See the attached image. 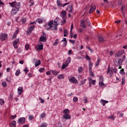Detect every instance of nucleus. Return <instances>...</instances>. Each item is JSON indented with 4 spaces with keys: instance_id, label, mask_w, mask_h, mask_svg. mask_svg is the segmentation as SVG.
<instances>
[{
    "instance_id": "1",
    "label": "nucleus",
    "mask_w": 127,
    "mask_h": 127,
    "mask_svg": "<svg viewBox=\"0 0 127 127\" xmlns=\"http://www.w3.org/2000/svg\"><path fill=\"white\" fill-rule=\"evenodd\" d=\"M61 23V20L59 17H57L56 19L53 20H51L47 23L45 25V28L46 30H49V29H52V30H57V26L58 24H60Z\"/></svg>"
},
{
    "instance_id": "2",
    "label": "nucleus",
    "mask_w": 127,
    "mask_h": 127,
    "mask_svg": "<svg viewBox=\"0 0 127 127\" xmlns=\"http://www.w3.org/2000/svg\"><path fill=\"white\" fill-rule=\"evenodd\" d=\"M10 6L12 7V9L11 11V14L12 15H15L16 13H17V12L19 11V8H20V3L16 2V1H14L12 2L9 3Z\"/></svg>"
},
{
    "instance_id": "3",
    "label": "nucleus",
    "mask_w": 127,
    "mask_h": 127,
    "mask_svg": "<svg viewBox=\"0 0 127 127\" xmlns=\"http://www.w3.org/2000/svg\"><path fill=\"white\" fill-rule=\"evenodd\" d=\"M117 68L116 67H110V66H108L107 74H109L110 77H112L113 74H114V72L115 74H117Z\"/></svg>"
},
{
    "instance_id": "4",
    "label": "nucleus",
    "mask_w": 127,
    "mask_h": 127,
    "mask_svg": "<svg viewBox=\"0 0 127 127\" xmlns=\"http://www.w3.org/2000/svg\"><path fill=\"white\" fill-rule=\"evenodd\" d=\"M93 62H92L91 61H89L88 64L89 73L91 74L92 77H94V74H93V71H92V68H93Z\"/></svg>"
},
{
    "instance_id": "5",
    "label": "nucleus",
    "mask_w": 127,
    "mask_h": 127,
    "mask_svg": "<svg viewBox=\"0 0 127 127\" xmlns=\"http://www.w3.org/2000/svg\"><path fill=\"white\" fill-rule=\"evenodd\" d=\"M7 38V34L6 33H1L0 34V40L1 41H5Z\"/></svg>"
},
{
    "instance_id": "6",
    "label": "nucleus",
    "mask_w": 127,
    "mask_h": 127,
    "mask_svg": "<svg viewBox=\"0 0 127 127\" xmlns=\"http://www.w3.org/2000/svg\"><path fill=\"white\" fill-rule=\"evenodd\" d=\"M116 63L115 64V66L118 67V66H121L123 64V61L121 59H117L116 60Z\"/></svg>"
},
{
    "instance_id": "7",
    "label": "nucleus",
    "mask_w": 127,
    "mask_h": 127,
    "mask_svg": "<svg viewBox=\"0 0 127 127\" xmlns=\"http://www.w3.org/2000/svg\"><path fill=\"white\" fill-rule=\"evenodd\" d=\"M69 81L73 84H78V80L77 79H76V78H75V77H72L69 78Z\"/></svg>"
},
{
    "instance_id": "8",
    "label": "nucleus",
    "mask_w": 127,
    "mask_h": 127,
    "mask_svg": "<svg viewBox=\"0 0 127 127\" xmlns=\"http://www.w3.org/2000/svg\"><path fill=\"white\" fill-rule=\"evenodd\" d=\"M34 27H35L34 25H32L28 28L27 31V34L28 35H30V34H31L32 31L34 29Z\"/></svg>"
},
{
    "instance_id": "9",
    "label": "nucleus",
    "mask_w": 127,
    "mask_h": 127,
    "mask_svg": "<svg viewBox=\"0 0 127 127\" xmlns=\"http://www.w3.org/2000/svg\"><path fill=\"white\" fill-rule=\"evenodd\" d=\"M57 3L58 6H59V7L62 6L63 7H64V6L67 5V4H69V2L65 3L64 4H62V3L61 2V1H60V0H57Z\"/></svg>"
},
{
    "instance_id": "10",
    "label": "nucleus",
    "mask_w": 127,
    "mask_h": 127,
    "mask_svg": "<svg viewBox=\"0 0 127 127\" xmlns=\"http://www.w3.org/2000/svg\"><path fill=\"white\" fill-rule=\"evenodd\" d=\"M39 41L42 42H46V35L43 34L40 37Z\"/></svg>"
},
{
    "instance_id": "11",
    "label": "nucleus",
    "mask_w": 127,
    "mask_h": 127,
    "mask_svg": "<svg viewBox=\"0 0 127 127\" xmlns=\"http://www.w3.org/2000/svg\"><path fill=\"white\" fill-rule=\"evenodd\" d=\"M19 41V39H16L15 41L13 42V46L15 49H17L18 48L17 47V44L18 43Z\"/></svg>"
},
{
    "instance_id": "12",
    "label": "nucleus",
    "mask_w": 127,
    "mask_h": 127,
    "mask_svg": "<svg viewBox=\"0 0 127 127\" xmlns=\"http://www.w3.org/2000/svg\"><path fill=\"white\" fill-rule=\"evenodd\" d=\"M24 123H25V118L23 117L20 118L18 120V123L19 125H21L22 124H24Z\"/></svg>"
},
{
    "instance_id": "13",
    "label": "nucleus",
    "mask_w": 127,
    "mask_h": 127,
    "mask_svg": "<svg viewBox=\"0 0 127 127\" xmlns=\"http://www.w3.org/2000/svg\"><path fill=\"white\" fill-rule=\"evenodd\" d=\"M67 14V12L66 11H63L62 12V13L61 14V16L63 19H66V14Z\"/></svg>"
},
{
    "instance_id": "14",
    "label": "nucleus",
    "mask_w": 127,
    "mask_h": 127,
    "mask_svg": "<svg viewBox=\"0 0 127 127\" xmlns=\"http://www.w3.org/2000/svg\"><path fill=\"white\" fill-rule=\"evenodd\" d=\"M66 10H68V12L72 13L73 11V6L72 5L67 6V7L66 8Z\"/></svg>"
},
{
    "instance_id": "15",
    "label": "nucleus",
    "mask_w": 127,
    "mask_h": 127,
    "mask_svg": "<svg viewBox=\"0 0 127 127\" xmlns=\"http://www.w3.org/2000/svg\"><path fill=\"white\" fill-rule=\"evenodd\" d=\"M63 117L64 120H70L71 119V116L67 114H64Z\"/></svg>"
},
{
    "instance_id": "16",
    "label": "nucleus",
    "mask_w": 127,
    "mask_h": 127,
    "mask_svg": "<svg viewBox=\"0 0 127 127\" xmlns=\"http://www.w3.org/2000/svg\"><path fill=\"white\" fill-rule=\"evenodd\" d=\"M23 88L22 87H19L17 89V92L18 95H21L23 92Z\"/></svg>"
},
{
    "instance_id": "17",
    "label": "nucleus",
    "mask_w": 127,
    "mask_h": 127,
    "mask_svg": "<svg viewBox=\"0 0 127 127\" xmlns=\"http://www.w3.org/2000/svg\"><path fill=\"white\" fill-rule=\"evenodd\" d=\"M37 49V50H42L43 49V44H38Z\"/></svg>"
},
{
    "instance_id": "18",
    "label": "nucleus",
    "mask_w": 127,
    "mask_h": 127,
    "mask_svg": "<svg viewBox=\"0 0 127 127\" xmlns=\"http://www.w3.org/2000/svg\"><path fill=\"white\" fill-rule=\"evenodd\" d=\"M96 10V6L93 5L91 7L90 10H89V13H92L93 11H95Z\"/></svg>"
},
{
    "instance_id": "19",
    "label": "nucleus",
    "mask_w": 127,
    "mask_h": 127,
    "mask_svg": "<svg viewBox=\"0 0 127 127\" xmlns=\"http://www.w3.org/2000/svg\"><path fill=\"white\" fill-rule=\"evenodd\" d=\"M80 26H81L82 28H86L85 22L83 20L81 21Z\"/></svg>"
},
{
    "instance_id": "20",
    "label": "nucleus",
    "mask_w": 127,
    "mask_h": 127,
    "mask_svg": "<svg viewBox=\"0 0 127 127\" xmlns=\"http://www.w3.org/2000/svg\"><path fill=\"white\" fill-rule=\"evenodd\" d=\"M100 103H101L103 106H105L106 104H108V103H109V101L101 99V100L100 101Z\"/></svg>"
},
{
    "instance_id": "21",
    "label": "nucleus",
    "mask_w": 127,
    "mask_h": 127,
    "mask_svg": "<svg viewBox=\"0 0 127 127\" xmlns=\"http://www.w3.org/2000/svg\"><path fill=\"white\" fill-rule=\"evenodd\" d=\"M124 53H125V51H124V50L120 51L116 53V55L117 56H118V57H119L121 56V55H122V54H124Z\"/></svg>"
},
{
    "instance_id": "22",
    "label": "nucleus",
    "mask_w": 127,
    "mask_h": 127,
    "mask_svg": "<svg viewBox=\"0 0 127 127\" xmlns=\"http://www.w3.org/2000/svg\"><path fill=\"white\" fill-rule=\"evenodd\" d=\"M19 32V30L18 29L16 30V31L14 32V35L12 37L13 39H14V38H15V37H16V35H17V33H18Z\"/></svg>"
},
{
    "instance_id": "23",
    "label": "nucleus",
    "mask_w": 127,
    "mask_h": 127,
    "mask_svg": "<svg viewBox=\"0 0 127 127\" xmlns=\"http://www.w3.org/2000/svg\"><path fill=\"white\" fill-rule=\"evenodd\" d=\"M11 127H16V122L15 121H13L10 124Z\"/></svg>"
},
{
    "instance_id": "24",
    "label": "nucleus",
    "mask_w": 127,
    "mask_h": 127,
    "mask_svg": "<svg viewBox=\"0 0 127 127\" xmlns=\"http://www.w3.org/2000/svg\"><path fill=\"white\" fill-rule=\"evenodd\" d=\"M41 64V62L40 60H38L35 63V67H37V66H39Z\"/></svg>"
},
{
    "instance_id": "25",
    "label": "nucleus",
    "mask_w": 127,
    "mask_h": 127,
    "mask_svg": "<svg viewBox=\"0 0 127 127\" xmlns=\"http://www.w3.org/2000/svg\"><path fill=\"white\" fill-rule=\"evenodd\" d=\"M65 78V76H64V75L63 74H59L58 76V79H59L60 80H62Z\"/></svg>"
},
{
    "instance_id": "26",
    "label": "nucleus",
    "mask_w": 127,
    "mask_h": 127,
    "mask_svg": "<svg viewBox=\"0 0 127 127\" xmlns=\"http://www.w3.org/2000/svg\"><path fill=\"white\" fill-rule=\"evenodd\" d=\"M68 64L66 63H64L62 65V69H65L66 67H68Z\"/></svg>"
},
{
    "instance_id": "27",
    "label": "nucleus",
    "mask_w": 127,
    "mask_h": 127,
    "mask_svg": "<svg viewBox=\"0 0 127 127\" xmlns=\"http://www.w3.org/2000/svg\"><path fill=\"white\" fill-rule=\"evenodd\" d=\"M98 40L99 42H104V41H105V39H104L103 37L100 36L99 37H98Z\"/></svg>"
},
{
    "instance_id": "28",
    "label": "nucleus",
    "mask_w": 127,
    "mask_h": 127,
    "mask_svg": "<svg viewBox=\"0 0 127 127\" xmlns=\"http://www.w3.org/2000/svg\"><path fill=\"white\" fill-rule=\"evenodd\" d=\"M47 127V124L45 122H43L39 126V127Z\"/></svg>"
},
{
    "instance_id": "29",
    "label": "nucleus",
    "mask_w": 127,
    "mask_h": 127,
    "mask_svg": "<svg viewBox=\"0 0 127 127\" xmlns=\"http://www.w3.org/2000/svg\"><path fill=\"white\" fill-rule=\"evenodd\" d=\"M65 63H67L68 64H70V63H71V58L70 57L67 58Z\"/></svg>"
},
{
    "instance_id": "30",
    "label": "nucleus",
    "mask_w": 127,
    "mask_h": 127,
    "mask_svg": "<svg viewBox=\"0 0 127 127\" xmlns=\"http://www.w3.org/2000/svg\"><path fill=\"white\" fill-rule=\"evenodd\" d=\"M46 116V114H45V113H42L40 115V119H44V118H45Z\"/></svg>"
},
{
    "instance_id": "31",
    "label": "nucleus",
    "mask_w": 127,
    "mask_h": 127,
    "mask_svg": "<svg viewBox=\"0 0 127 127\" xmlns=\"http://www.w3.org/2000/svg\"><path fill=\"white\" fill-rule=\"evenodd\" d=\"M63 113L64 114H69V113H70V111H69V109H64Z\"/></svg>"
},
{
    "instance_id": "32",
    "label": "nucleus",
    "mask_w": 127,
    "mask_h": 127,
    "mask_svg": "<svg viewBox=\"0 0 127 127\" xmlns=\"http://www.w3.org/2000/svg\"><path fill=\"white\" fill-rule=\"evenodd\" d=\"M58 43H59V40L57 39L56 40L55 42L54 43L53 45L54 46H57L58 45Z\"/></svg>"
},
{
    "instance_id": "33",
    "label": "nucleus",
    "mask_w": 127,
    "mask_h": 127,
    "mask_svg": "<svg viewBox=\"0 0 127 127\" xmlns=\"http://www.w3.org/2000/svg\"><path fill=\"white\" fill-rule=\"evenodd\" d=\"M125 83H126V77H123L122 78L121 85H124Z\"/></svg>"
},
{
    "instance_id": "34",
    "label": "nucleus",
    "mask_w": 127,
    "mask_h": 127,
    "mask_svg": "<svg viewBox=\"0 0 127 127\" xmlns=\"http://www.w3.org/2000/svg\"><path fill=\"white\" fill-rule=\"evenodd\" d=\"M82 71H83V67H82V66H80L78 68V73H82Z\"/></svg>"
},
{
    "instance_id": "35",
    "label": "nucleus",
    "mask_w": 127,
    "mask_h": 127,
    "mask_svg": "<svg viewBox=\"0 0 127 127\" xmlns=\"http://www.w3.org/2000/svg\"><path fill=\"white\" fill-rule=\"evenodd\" d=\"M37 22H38V23H42V22H43V20L41 19V18H38L37 20Z\"/></svg>"
},
{
    "instance_id": "36",
    "label": "nucleus",
    "mask_w": 127,
    "mask_h": 127,
    "mask_svg": "<svg viewBox=\"0 0 127 127\" xmlns=\"http://www.w3.org/2000/svg\"><path fill=\"white\" fill-rule=\"evenodd\" d=\"M90 84H92L93 86H95L96 84V80H92L91 81H90Z\"/></svg>"
},
{
    "instance_id": "37",
    "label": "nucleus",
    "mask_w": 127,
    "mask_h": 127,
    "mask_svg": "<svg viewBox=\"0 0 127 127\" xmlns=\"http://www.w3.org/2000/svg\"><path fill=\"white\" fill-rule=\"evenodd\" d=\"M51 72L53 73V74H54V75H58L59 73V72L56 71L55 70H52Z\"/></svg>"
},
{
    "instance_id": "38",
    "label": "nucleus",
    "mask_w": 127,
    "mask_h": 127,
    "mask_svg": "<svg viewBox=\"0 0 127 127\" xmlns=\"http://www.w3.org/2000/svg\"><path fill=\"white\" fill-rule=\"evenodd\" d=\"M73 101L74 103H77V102H78V97H73Z\"/></svg>"
},
{
    "instance_id": "39",
    "label": "nucleus",
    "mask_w": 127,
    "mask_h": 127,
    "mask_svg": "<svg viewBox=\"0 0 127 127\" xmlns=\"http://www.w3.org/2000/svg\"><path fill=\"white\" fill-rule=\"evenodd\" d=\"M20 74V70L17 69L15 72L16 76H18Z\"/></svg>"
},
{
    "instance_id": "40",
    "label": "nucleus",
    "mask_w": 127,
    "mask_h": 127,
    "mask_svg": "<svg viewBox=\"0 0 127 127\" xmlns=\"http://www.w3.org/2000/svg\"><path fill=\"white\" fill-rule=\"evenodd\" d=\"M45 70V68L44 67L40 68L39 69V71L40 72V73H42L43 71Z\"/></svg>"
},
{
    "instance_id": "41",
    "label": "nucleus",
    "mask_w": 127,
    "mask_h": 127,
    "mask_svg": "<svg viewBox=\"0 0 127 127\" xmlns=\"http://www.w3.org/2000/svg\"><path fill=\"white\" fill-rule=\"evenodd\" d=\"M4 100L2 99H0V105H4Z\"/></svg>"
},
{
    "instance_id": "42",
    "label": "nucleus",
    "mask_w": 127,
    "mask_h": 127,
    "mask_svg": "<svg viewBox=\"0 0 127 127\" xmlns=\"http://www.w3.org/2000/svg\"><path fill=\"white\" fill-rule=\"evenodd\" d=\"M5 80L6 82H8V83H10V77L7 76V78H6Z\"/></svg>"
},
{
    "instance_id": "43",
    "label": "nucleus",
    "mask_w": 127,
    "mask_h": 127,
    "mask_svg": "<svg viewBox=\"0 0 127 127\" xmlns=\"http://www.w3.org/2000/svg\"><path fill=\"white\" fill-rule=\"evenodd\" d=\"M1 85L2 87H4V88H5V87H6V82H5V81H3L1 83Z\"/></svg>"
},
{
    "instance_id": "44",
    "label": "nucleus",
    "mask_w": 127,
    "mask_h": 127,
    "mask_svg": "<svg viewBox=\"0 0 127 127\" xmlns=\"http://www.w3.org/2000/svg\"><path fill=\"white\" fill-rule=\"evenodd\" d=\"M86 23L87 25H88L89 26H91V22H90V21L89 20H86Z\"/></svg>"
},
{
    "instance_id": "45",
    "label": "nucleus",
    "mask_w": 127,
    "mask_h": 127,
    "mask_svg": "<svg viewBox=\"0 0 127 127\" xmlns=\"http://www.w3.org/2000/svg\"><path fill=\"white\" fill-rule=\"evenodd\" d=\"M100 82H103L104 81V77L103 76L101 75L99 78Z\"/></svg>"
},
{
    "instance_id": "46",
    "label": "nucleus",
    "mask_w": 127,
    "mask_h": 127,
    "mask_svg": "<svg viewBox=\"0 0 127 127\" xmlns=\"http://www.w3.org/2000/svg\"><path fill=\"white\" fill-rule=\"evenodd\" d=\"M99 86H100V87H103V86H104V85H105V84H104L103 83V81H99Z\"/></svg>"
},
{
    "instance_id": "47",
    "label": "nucleus",
    "mask_w": 127,
    "mask_h": 127,
    "mask_svg": "<svg viewBox=\"0 0 127 127\" xmlns=\"http://www.w3.org/2000/svg\"><path fill=\"white\" fill-rule=\"evenodd\" d=\"M39 100H40L41 104H44L45 101L44 100V99H42V98H41V97H39Z\"/></svg>"
},
{
    "instance_id": "48",
    "label": "nucleus",
    "mask_w": 127,
    "mask_h": 127,
    "mask_svg": "<svg viewBox=\"0 0 127 127\" xmlns=\"http://www.w3.org/2000/svg\"><path fill=\"white\" fill-rule=\"evenodd\" d=\"M120 73L121 74V75H123V74H125L124 68H122L120 70Z\"/></svg>"
},
{
    "instance_id": "49",
    "label": "nucleus",
    "mask_w": 127,
    "mask_h": 127,
    "mask_svg": "<svg viewBox=\"0 0 127 127\" xmlns=\"http://www.w3.org/2000/svg\"><path fill=\"white\" fill-rule=\"evenodd\" d=\"M85 59L86 60H88V61H90L91 60V59L90 58V57H89V56H88L87 55H86Z\"/></svg>"
},
{
    "instance_id": "50",
    "label": "nucleus",
    "mask_w": 127,
    "mask_h": 127,
    "mask_svg": "<svg viewBox=\"0 0 127 127\" xmlns=\"http://www.w3.org/2000/svg\"><path fill=\"white\" fill-rule=\"evenodd\" d=\"M21 21H22V23H25L26 21V19L25 18H22L21 19Z\"/></svg>"
},
{
    "instance_id": "51",
    "label": "nucleus",
    "mask_w": 127,
    "mask_h": 127,
    "mask_svg": "<svg viewBox=\"0 0 127 127\" xmlns=\"http://www.w3.org/2000/svg\"><path fill=\"white\" fill-rule=\"evenodd\" d=\"M29 120L30 121H32L33 120V116L32 115L29 116Z\"/></svg>"
},
{
    "instance_id": "52",
    "label": "nucleus",
    "mask_w": 127,
    "mask_h": 127,
    "mask_svg": "<svg viewBox=\"0 0 127 127\" xmlns=\"http://www.w3.org/2000/svg\"><path fill=\"white\" fill-rule=\"evenodd\" d=\"M26 50H28L29 49V45L26 44L25 46Z\"/></svg>"
},
{
    "instance_id": "53",
    "label": "nucleus",
    "mask_w": 127,
    "mask_h": 127,
    "mask_svg": "<svg viewBox=\"0 0 127 127\" xmlns=\"http://www.w3.org/2000/svg\"><path fill=\"white\" fill-rule=\"evenodd\" d=\"M15 118H16V115H12L11 117V119L12 120H14Z\"/></svg>"
},
{
    "instance_id": "54",
    "label": "nucleus",
    "mask_w": 127,
    "mask_h": 127,
    "mask_svg": "<svg viewBox=\"0 0 127 127\" xmlns=\"http://www.w3.org/2000/svg\"><path fill=\"white\" fill-rule=\"evenodd\" d=\"M84 104H87V103H88L87 97H84Z\"/></svg>"
},
{
    "instance_id": "55",
    "label": "nucleus",
    "mask_w": 127,
    "mask_h": 127,
    "mask_svg": "<svg viewBox=\"0 0 127 127\" xmlns=\"http://www.w3.org/2000/svg\"><path fill=\"white\" fill-rule=\"evenodd\" d=\"M24 72H25V73H28V71H29L27 67H25V69L24 70Z\"/></svg>"
},
{
    "instance_id": "56",
    "label": "nucleus",
    "mask_w": 127,
    "mask_h": 127,
    "mask_svg": "<svg viewBox=\"0 0 127 127\" xmlns=\"http://www.w3.org/2000/svg\"><path fill=\"white\" fill-rule=\"evenodd\" d=\"M69 41L72 43V44H75V41L74 40H69Z\"/></svg>"
},
{
    "instance_id": "57",
    "label": "nucleus",
    "mask_w": 127,
    "mask_h": 127,
    "mask_svg": "<svg viewBox=\"0 0 127 127\" xmlns=\"http://www.w3.org/2000/svg\"><path fill=\"white\" fill-rule=\"evenodd\" d=\"M73 24H72L70 27V32L73 31Z\"/></svg>"
},
{
    "instance_id": "58",
    "label": "nucleus",
    "mask_w": 127,
    "mask_h": 127,
    "mask_svg": "<svg viewBox=\"0 0 127 127\" xmlns=\"http://www.w3.org/2000/svg\"><path fill=\"white\" fill-rule=\"evenodd\" d=\"M64 42V46L65 47L67 45V41H63Z\"/></svg>"
},
{
    "instance_id": "59",
    "label": "nucleus",
    "mask_w": 127,
    "mask_h": 127,
    "mask_svg": "<svg viewBox=\"0 0 127 127\" xmlns=\"http://www.w3.org/2000/svg\"><path fill=\"white\" fill-rule=\"evenodd\" d=\"M122 0H120L118 2V5H121V4H122Z\"/></svg>"
},
{
    "instance_id": "60",
    "label": "nucleus",
    "mask_w": 127,
    "mask_h": 127,
    "mask_svg": "<svg viewBox=\"0 0 127 127\" xmlns=\"http://www.w3.org/2000/svg\"><path fill=\"white\" fill-rule=\"evenodd\" d=\"M86 48H87V49L89 50L91 52H93V50H92V49H91V48L90 47H87Z\"/></svg>"
},
{
    "instance_id": "61",
    "label": "nucleus",
    "mask_w": 127,
    "mask_h": 127,
    "mask_svg": "<svg viewBox=\"0 0 127 127\" xmlns=\"http://www.w3.org/2000/svg\"><path fill=\"white\" fill-rule=\"evenodd\" d=\"M78 31L80 32V33H81V32H83V29L80 28L78 29Z\"/></svg>"
},
{
    "instance_id": "62",
    "label": "nucleus",
    "mask_w": 127,
    "mask_h": 127,
    "mask_svg": "<svg viewBox=\"0 0 127 127\" xmlns=\"http://www.w3.org/2000/svg\"><path fill=\"white\" fill-rule=\"evenodd\" d=\"M88 81H89V83H90V82H91V81H93L92 79V77H89Z\"/></svg>"
},
{
    "instance_id": "63",
    "label": "nucleus",
    "mask_w": 127,
    "mask_h": 127,
    "mask_svg": "<svg viewBox=\"0 0 127 127\" xmlns=\"http://www.w3.org/2000/svg\"><path fill=\"white\" fill-rule=\"evenodd\" d=\"M73 38H74V39H76V38H77V34H74Z\"/></svg>"
},
{
    "instance_id": "64",
    "label": "nucleus",
    "mask_w": 127,
    "mask_h": 127,
    "mask_svg": "<svg viewBox=\"0 0 127 127\" xmlns=\"http://www.w3.org/2000/svg\"><path fill=\"white\" fill-rule=\"evenodd\" d=\"M68 54H72V50H70L68 51Z\"/></svg>"
}]
</instances>
